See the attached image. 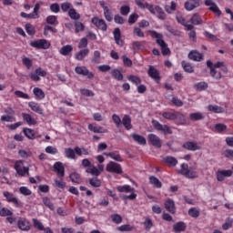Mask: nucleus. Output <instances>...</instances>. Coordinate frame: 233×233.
<instances>
[{"label":"nucleus","mask_w":233,"mask_h":233,"mask_svg":"<svg viewBox=\"0 0 233 233\" xmlns=\"http://www.w3.org/2000/svg\"><path fill=\"white\" fill-rule=\"evenodd\" d=\"M43 203L44 205H46V207H47L48 208H50V210H56V207L54 206V204L52 203V201L50 200V198L45 197L43 198Z\"/></svg>","instance_id":"6e6d98bb"},{"label":"nucleus","mask_w":233,"mask_h":233,"mask_svg":"<svg viewBox=\"0 0 233 233\" xmlns=\"http://www.w3.org/2000/svg\"><path fill=\"white\" fill-rule=\"evenodd\" d=\"M98 5L101 6L104 12V17L106 21L112 23L114 20V14L112 13V6L110 4L106 3L105 0H100Z\"/></svg>","instance_id":"20e7f679"},{"label":"nucleus","mask_w":233,"mask_h":233,"mask_svg":"<svg viewBox=\"0 0 233 233\" xmlns=\"http://www.w3.org/2000/svg\"><path fill=\"white\" fill-rule=\"evenodd\" d=\"M22 63L25 66H26V68L28 70H30L32 68V65H33V62H32V59L26 57V56H24L22 58Z\"/></svg>","instance_id":"4d7b16f0"},{"label":"nucleus","mask_w":233,"mask_h":233,"mask_svg":"<svg viewBox=\"0 0 233 233\" xmlns=\"http://www.w3.org/2000/svg\"><path fill=\"white\" fill-rule=\"evenodd\" d=\"M33 93L35 96V99H37L38 101H41V99H45V92L43 91V89L39 87H35L33 89Z\"/></svg>","instance_id":"473e14b6"},{"label":"nucleus","mask_w":233,"mask_h":233,"mask_svg":"<svg viewBox=\"0 0 233 233\" xmlns=\"http://www.w3.org/2000/svg\"><path fill=\"white\" fill-rule=\"evenodd\" d=\"M106 156L108 157H111V159H115V161L122 162L123 158L121 157V155L117 152H112V153H106Z\"/></svg>","instance_id":"a18cd8bd"},{"label":"nucleus","mask_w":233,"mask_h":233,"mask_svg":"<svg viewBox=\"0 0 233 233\" xmlns=\"http://www.w3.org/2000/svg\"><path fill=\"white\" fill-rule=\"evenodd\" d=\"M111 220L113 223H116V225H119L123 222V218L119 214H113L110 216Z\"/></svg>","instance_id":"3c124183"},{"label":"nucleus","mask_w":233,"mask_h":233,"mask_svg":"<svg viewBox=\"0 0 233 233\" xmlns=\"http://www.w3.org/2000/svg\"><path fill=\"white\" fill-rule=\"evenodd\" d=\"M131 137H133L134 141H136V143H137L138 145H142L145 146L147 145V138H145V137L139 135V134H132Z\"/></svg>","instance_id":"c85d7f7f"},{"label":"nucleus","mask_w":233,"mask_h":233,"mask_svg":"<svg viewBox=\"0 0 233 233\" xmlns=\"http://www.w3.org/2000/svg\"><path fill=\"white\" fill-rule=\"evenodd\" d=\"M75 72L78 76H84V77H87V79H94V73L90 72L88 68L85 66H77L75 67Z\"/></svg>","instance_id":"0eeeda50"},{"label":"nucleus","mask_w":233,"mask_h":233,"mask_svg":"<svg viewBox=\"0 0 233 233\" xmlns=\"http://www.w3.org/2000/svg\"><path fill=\"white\" fill-rule=\"evenodd\" d=\"M233 171L232 169H218L216 172L217 180L221 182L225 181L227 177H232Z\"/></svg>","instance_id":"9b49d317"},{"label":"nucleus","mask_w":233,"mask_h":233,"mask_svg":"<svg viewBox=\"0 0 233 233\" xmlns=\"http://www.w3.org/2000/svg\"><path fill=\"white\" fill-rule=\"evenodd\" d=\"M148 139L151 145H153V147H156L157 148H161L163 142L161 141V138H159V137L154 134H149Z\"/></svg>","instance_id":"6ab92c4d"},{"label":"nucleus","mask_w":233,"mask_h":233,"mask_svg":"<svg viewBox=\"0 0 233 233\" xmlns=\"http://www.w3.org/2000/svg\"><path fill=\"white\" fill-rule=\"evenodd\" d=\"M68 15L71 19H74V21H77L81 18V15H79L74 7L68 11Z\"/></svg>","instance_id":"a19ab883"},{"label":"nucleus","mask_w":233,"mask_h":233,"mask_svg":"<svg viewBox=\"0 0 233 233\" xmlns=\"http://www.w3.org/2000/svg\"><path fill=\"white\" fill-rule=\"evenodd\" d=\"M88 54H90V50L88 48L81 49L75 54V59H76V61H83L85 57H87Z\"/></svg>","instance_id":"5701e85b"},{"label":"nucleus","mask_w":233,"mask_h":233,"mask_svg":"<svg viewBox=\"0 0 233 233\" xmlns=\"http://www.w3.org/2000/svg\"><path fill=\"white\" fill-rule=\"evenodd\" d=\"M72 8V4L69 2H65L61 5V9L63 12H70V9Z\"/></svg>","instance_id":"774afa93"},{"label":"nucleus","mask_w":233,"mask_h":233,"mask_svg":"<svg viewBox=\"0 0 233 233\" xmlns=\"http://www.w3.org/2000/svg\"><path fill=\"white\" fill-rule=\"evenodd\" d=\"M15 170L18 176L25 177V176H30V168L28 167H25L23 161L18 160L15 163Z\"/></svg>","instance_id":"423d86ee"},{"label":"nucleus","mask_w":233,"mask_h":233,"mask_svg":"<svg viewBox=\"0 0 233 233\" xmlns=\"http://www.w3.org/2000/svg\"><path fill=\"white\" fill-rule=\"evenodd\" d=\"M165 208L167 210V212H170V214L176 213V204L174 203V200L168 198L165 202Z\"/></svg>","instance_id":"a878e982"},{"label":"nucleus","mask_w":233,"mask_h":233,"mask_svg":"<svg viewBox=\"0 0 233 233\" xmlns=\"http://www.w3.org/2000/svg\"><path fill=\"white\" fill-rule=\"evenodd\" d=\"M183 147L186 148V150H190L191 152H196V150H201V146L198 142H185L183 144Z\"/></svg>","instance_id":"f3484780"},{"label":"nucleus","mask_w":233,"mask_h":233,"mask_svg":"<svg viewBox=\"0 0 233 233\" xmlns=\"http://www.w3.org/2000/svg\"><path fill=\"white\" fill-rule=\"evenodd\" d=\"M92 23L96 26V28H99V30H102L103 32H106V22H105L103 19H100L97 16H95L92 18Z\"/></svg>","instance_id":"4468645a"},{"label":"nucleus","mask_w":233,"mask_h":233,"mask_svg":"<svg viewBox=\"0 0 233 233\" xmlns=\"http://www.w3.org/2000/svg\"><path fill=\"white\" fill-rule=\"evenodd\" d=\"M75 152L76 156H88L90 154L88 149L85 147H75Z\"/></svg>","instance_id":"37998d69"},{"label":"nucleus","mask_w":233,"mask_h":233,"mask_svg":"<svg viewBox=\"0 0 233 233\" xmlns=\"http://www.w3.org/2000/svg\"><path fill=\"white\" fill-rule=\"evenodd\" d=\"M24 121L29 125V127H32L34 125H37V120L32 116L30 114L23 113L22 114Z\"/></svg>","instance_id":"b1692460"},{"label":"nucleus","mask_w":233,"mask_h":233,"mask_svg":"<svg viewBox=\"0 0 233 233\" xmlns=\"http://www.w3.org/2000/svg\"><path fill=\"white\" fill-rule=\"evenodd\" d=\"M182 67L185 70V72H187V74H192L194 72V66H192L190 63L182 61Z\"/></svg>","instance_id":"49530a36"},{"label":"nucleus","mask_w":233,"mask_h":233,"mask_svg":"<svg viewBox=\"0 0 233 233\" xmlns=\"http://www.w3.org/2000/svg\"><path fill=\"white\" fill-rule=\"evenodd\" d=\"M3 196L5 198L8 203H14L15 207H16L17 208L23 207V204L12 193L8 191H4Z\"/></svg>","instance_id":"f8f14e48"},{"label":"nucleus","mask_w":233,"mask_h":233,"mask_svg":"<svg viewBox=\"0 0 233 233\" xmlns=\"http://www.w3.org/2000/svg\"><path fill=\"white\" fill-rule=\"evenodd\" d=\"M149 35L153 39H156L158 46L161 48L162 54L164 56H168V54H170V49L168 48V45L163 40V35L156 31H149Z\"/></svg>","instance_id":"f03ea898"},{"label":"nucleus","mask_w":233,"mask_h":233,"mask_svg":"<svg viewBox=\"0 0 233 233\" xmlns=\"http://www.w3.org/2000/svg\"><path fill=\"white\" fill-rule=\"evenodd\" d=\"M33 226L35 228H36V230H40V231L45 230V225H43V222H41L37 218H33Z\"/></svg>","instance_id":"c03bdc74"},{"label":"nucleus","mask_w":233,"mask_h":233,"mask_svg":"<svg viewBox=\"0 0 233 233\" xmlns=\"http://www.w3.org/2000/svg\"><path fill=\"white\" fill-rule=\"evenodd\" d=\"M53 187H55V188H57L58 190H65V188L66 187V182L63 180V177H58L55 178Z\"/></svg>","instance_id":"4be33fe9"},{"label":"nucleus","mask_w":233,"mask_h":233,"mask_svg":"<svg viewBox=\"0 0 233 233\" xmlns=\"http://www.w3.org/2000/svg\"><path fill=\"white\" fill-rule=\"evenodd\" d=\"M17 226L20 230H23L24 232H28L30 230V221L25 218H21L17 221Z\"/></svg>","instance_id":"2eb2a0df"},{"label":"nucleus","mask_w":233,"mask_h":233,"mask_svg":"<svg viewBox=\"0 0 233 233\" xmlns=\"http://www.w3.org/2000/svg\"><path fill=\"white\" fill-rule=\"evenodd\" d=\"M40 8H41V5L35 4L33 13L26 14L25 12H22L20 14V15H21V17H24V19H39V9Z\"/></svg>","instance_id":"9d476101"},{"label":"nucleus","mask_w":233,"mask_h":233,"mask_svg":"<svg viewBox=\"0 0 233 233\" xmlns=\"http://www.w3.org/2000/svg\"><path fill=\"white\" fill-rule=\"evenodd\" d=\"M149 77L155 79V81H159V71L156 69L153 66H149V69L147 71Z\"/></svg>","instance_id":"cd10ccee"},{"label":"nucleus","mask_w":233,"mask_h":233,"mask_svg":"<svg viewBox=\"0 0 233 233\" xmlns=\"http://www.w3.org/2000/svg\"><path fill=\"white\" fill-rule=\"evenodd\" d=\"M116 190H118V192H125V194H130V195H122L121 198L122 199H136V198H137V195L136 194V189H134V187L128 186V185H124V186H118L116 187Z\"/></svg>","instance_id":"7ed1b4c3"},{"label":"nucleus","mask_w":233,"mask_h":233,"mask_svg":"<svg viewBox=\"0 0 233 233\" xmlns=\"http://www.w3.org/2000/svg\"><path fill=\"white\" fill-rule=\"evenodd\" d=\"M33 48H37L38 50H48L50 48V42L46 39L35 40L30 43Z\"/></svg>","instance_id":"1a4fd4ad"},{"label":"nucleus","mask_w":233,"mask_h":233,"mask_svg":"<svg viewBox=\"0 0 233 233\" xmlns=\"http://www.w3.org/2000/svg\"><path fill=\"white\" fill-rule=\"evenodd\" d=\"M73 50H74V46H72V45H66L59 49V54L61 56H70Z\"/></svg>","instance_id":"bb28decb"},{"label":"nucleus","mask_w":233,"mask_h":233,"mask_svg":"<svg viewBox=\"0 0 233 233\" xmlns=\"http://www.w3.org/2000/svg\"><path fill=\"white\" fill-rule=\"evenodd\" d=\"M154 224L152 223V219L150 218H147L144 221V227L146 230H150Z\"/></svg>","instance_id":"338daca9"},{"label":"nucleus","mask_w":233,"mask_h":233,"mask_svg":"<svg viewBox=\"0 0 233 233\" xmlns=\"http://www.w3.org/2000/svg\"><path fill=\"white\" fill-rule=\"evenodd\" d=\"M178 174L185 176L188 179H194L198 177V171L194 167H188L187 164H182L180 170H178Z\"/></svg>","instance_id":"39448f33"},{"label":"nucleus","mask_w":233,"mask_h":233,"mask_svg":"<svg viewBox=\"0 0 233 233\" xmlns=\"http://www.w3.org/2000/svg\"><path fill=\"white\" fill-rule=\"evenodd\" d=\"M186 228L187 225L184 222H177L173 226V230L176 233L184 232Z\"/></svg>","instance_id":"72a5a7b5"},{"label":"nucleus","mask_w":233,"mask_h":233,"mask_svg":"<svg viewBox=\"0 0 233 233\" xmlns=\"http://www.w3.org/2000/svg\"><path fill=\"white\" fill-rule=\"evenodd\" d=\"M135 3L138 5V8H141L142 10H145V8H147L153 15H156V14H157V18L161 21H165L167 19V14H165V11H163V8H161V6H154V5H150L145 0H135Z\"/></svg>","instance_id":"f257e3e1"},{"label":"nucleus","mask_w":233,"mask_h":233,"mask_svg":"<svg viewBox=\"0 0 233 233\" xmlns=\"http://www.w3.org/2000/svg\"><path fill=\"white\" fill-rule=\"evenodd\" d=\"M208 110L213 112V114H223L225 112V108L216 105H208Z\"/></svg>","instance_id":"c756f323"},{"label":"nucleus","mask_w":233,"mask_h":233,"mask_svg":"<svg viewBox=\"0 0 233 233\" xmlns=\"http://www.w3.org/2000/svg\"><path fill=\"white\" fill-rule=\"evenodd\" d=\"M86 172L87 174H91V176H96V177H97V176L101 175L99 173V170L96 167V166H94V164H92L89 167H87L86 169Z\"/></svg>","instance_id":"58836bf2"},{"label":"nucleus","mask_w":233,"mask_h":233,"mask_svg":"<svg viewBox=\"0 0 233 233\" xmlns=\"http://www.w3.org/2000/svg\"><path fill=\"white\" fill-rule=\"evenodd\" d=\"M92 62L96 65H99V63H101V52L97 50L94 52Z\"/></svg>","instance_id":"603ef678"},{"label":"nucleus","mask_w":233,"mask_h":233,"mask_svg":"<svg viewBox=\"0 0 233 233\" xmlns=\"http://www.w3.org/2000/svg\"><path fill=\"white\" fill-rule=\"evenodd\" d=\"M218 69L219 68L216 67V65H214V66L211 67V70H210V76L214 77V79H217L218 81L221 79V72H219Z\"/></svg>","instance_id":"f704fd0d"},{"label":"nucleus","mask_w":233,"mask_h":233,"mask_svg":"<svg viewBox=\"0 0 233 233\" xmlns=\"http://www.w3.org/2000/svg\"><path fill=\"white\" fill-rule=\"evenodd\" d=\"M162 116L165 119H169L171 121L177 119V115H176V113H171V112H164V113H162Z\"/></svg>","instance_id":"8fccbe9b"},{"label":"nucleus","mask_w":233,"mask_h":233,"mask_svg":"<svg viewBox=\"0 0 233 233\" xmlns=\"http://www.w3.org/2000/svg\"><path fill=\"white\" fill-rule=\"evenodd\" d=\"M191 121H201V119H205V115L201 112H195L189 115Z\"/></svg>","instance_id":"e433bc0d"},{"label":"nucleus","mask_w":233,"mask_h":233,"mask_svg":"<svg viewBox=\"0 0 233 233\" xmlns=\"http://www.w3.org/2000/svg\"><path fill=\"white\" fill-rule=\"evenodd\" d=\"M122 125H124L127 130H130L132 128V119H130L129 116L127 115L124 116L122 119Z\"/></svg>","instance_id":"c9c22d12"},{"label":"nucleus","mask_w":233,"mask_h":233,"mask_svg":"<svg viewBox=\"0 0 233 233\" xmlns=\"http://www.w3.org/2000/svg\"><path fill=\"white\" fill-rule=\"evenodd\" d=\"M164 161L168 167H176V165H177V159L174 157H166Z\"/></svg>","instance_id":"79ce46f5"},{"label":"nucleus","mask_w":233,"mask_h":233,"mask_svg":"<svg viewBox=\"0 0 233 233\" xmlns=\"http://www.w3.org/2000/svg\"><path fill=\"white\" fill-rule=\"evenodd\" d=\"M19 192L22 194V196H32V190H30V188L27 187H21L19 188Z\"/></svg>","instance_id":"052dcab7"},{"label":"nucleus","mask_w":233,"mask_h":233,"mask_svg":"<svg viewBox=\"0 0 233 233\" xmlns=\"http://www.w3.org/2000/svg\"><path fill=\"white\" fill-rule=\"evenodd\" d=\"M85 31V25L81 22H75V32L76 34H79V32Z\"/></svg>","instance_id":"13d9d810"},{"label":"nucleus","mask_w":233,"mask_h":233,"mask_svg":"<svg viewBox=\"0 0 233 233\" xmlns=\"http://www.w3.org/2000/svg\"><path fill=\"white\" fill-rule=\"evenodd\" d=\"M205 5L206 6H208L209 10H211V12H214L216 15H221V10H219V7L218 6V5H216V3H214V1L205 0Z\"/></svg>","instance_id":"a211bd4d"},{"label":"nucleus","mask_w":233,"mask_h":233,"mask_svg":"<svg viewBox=\"0 0 233 233\" xmlns=\"http://www.w3.org/2000/svg\"><path fill=\"white\" fill-rule=\"evenodd\" d=\"M69 177H70L72 183H76L77 185H79V183H81V176L76 172L72 173L69 176Z\"/></svg>","instance_id":"de8ad7c7"},{"label":"nucleus","mask_w":233,"mask_h":233,"mask_svg":"<svg viewBox=\"0 0 233 233\" xmlns=\"http://www.w3.org/2000/svg\"><path fill=\"white\" fill-rule=\"evenodd\" d=\"M89 185H91V187H94L95 188H97L101 187V180L97 178H91L89 179Z\"/></svg>","instance_id":"0e129e2a"},{"label":"nucleus","mask_w":233,"mask_h":233,"mask_svg":"<svg viewBox=\"0 0 233 233\" xmlns=\"http://www.w3.org/2000/svg\"><path fill=\"white\" fill-rule=\"evenodd\" d=\"M188 214L191 218H199V209L198 208H191L188 210Z\"/></svg>","instance_id":"bf43d9fd"},{"label":"nucleus","mask_w":233,"mask_h":233,"mask_svg":"<svg viewBox=\"0 0 233 233\" xmlns=\"http://www.w3.org/2000/svg\"><path fill=\"white\" fill-rule=\"evenodd\" d=\"M215 130L216 132H218V133L225 132V130H227V125L221 124V123L216 124Z\"/></svg>","instance_id":"69168bd1"},{"label":"nucleus","mask_w":233,"mask_h":233,"mask_svg":"<svg viewBox=\"0 0 233 233\" xmlns=\"http://www.w3.org/2000/svg\"><path fill=\"white\" fill-rule=\"evenodd\" d=\"M192 25H201V23H203V20L201 19V16H199V15L195 14L191 19H190Z\"/></svg>","instance_id":"864d4df0"},{"label":"nucleus","mask_w":233,"mask_h":233,"mask_svg":"<svg viewBox=\"0 0 233 233\" xmlns=\"http://www.w3.org/2000/svg\"><path fill=\"white\" fill-rule=\"evenodd\" d=\"M149 183L150 185H153V187H155L156 188H161V187L163 186L161 181H159L158 178L156 177H149Z\"/></svg>","instance_id":"ea45409f"},{"label":"nucleus","mask_w":233,"mask_h":233,"mask_svg":"<svg viewBox=\"0 0 233 233\" xmlns=\"http://www.w3.org/2000/svg\"><path fill=\"white\" fill-rule=\"evenodd\" d=\"M106 172H111L112 174H123L121 165L114 161H110L106 164Z\"/></svg>","instance_id":"6e6552de"},{"label":"nucleus","mask_w":233,"mask_h":233,"mask_svg":"<svg viewBox=\"0 0 233 233\" xmlns=\"http://www.w3.org/2000/svg\"><path fill=\"white\" fill-rule=\"evenodd\" d=\"M201 5L199 0H187L186 1L184 6L187 12H192L195 8H198Z\"/></svg>","instance_id":"dca6fc26"},{"label":"nucleus","mask_w":233,"mask_h":233,"mask_svg":"<svg viewBox=\"0 0 233 233\" xmlns=\"http://www.w3.org/2000/svg\"><path fill=\"white\" fill-rule=\"evenodd\" d=\"M112 76L116 79L117 81H123V74L119 69H114L111 71Z\"/></svg>","instance_id":"09e8293b"},{"label":"nucleus","mask_w":233,"mask_h":233,"mask_svg":"<svg viewBox=\"0 0 233 233\" xmlns=\"http://www.w3.org/2000/svg\"><path fill=\"white\" fill-rule=\"evenodd\" d=\"M188 57L191 59V61H201V59H203V54L198 51H191L188 54Z\"/></svg>","instance_id":"7c9ffc66"},{"label":"nucleus","mask_w":233,"mask_h":233,"mask_svg":"<svg viewBox=\"0 0 233 233\" xmlns=\"http://www.w3.org/2000/svg\"><path fill=\"white\" fill-rule=\"evenodd\" d=\"M152 124L154 126V127L156 128V130H158L159 132H163V134H172V129L170 128V127L167 126V125H161V123H159L157 120H153Z\"/></svg>","instance_id":"ddd939ff"},{"label":"nucleus","mask_w":233,"mask_h":233,"mask_svg":"<svg viewBox=\"0 0 233 233\" xmlns=\"http://www.w3.org/2000/svg\"><path fill=\"white\" fill-rule=\"evenodd\" d=\"M28 106L29 108H31V110H33V112H35L36 114L42 116L44 109L39 104H37L36 102H29Z\"/></svg>","instance_id":"393cba45"},{"label":"nucleus","mask_w":233,"mask_h":233,"mask_svg":"<svg viewBox=\"0 0 233 233\" xmlns=\"http://www.w3.org/2000/svg\"><path fill=\"white\" fill-rule=\"evenodd\" d=\"M58 177H65V166L61 162H56L53 167Z\"/></svg>","instance_id":"aec40b11"},{"label":"nucleus","mask_w":233,"mask_h":233,"mask_svg":"<svg viewBox=\"0 0 233 233\" xmlns=\"http://www.w3.org/2000/svg\"><path fill=\"white\" fill-rule=\"evenodd\" d=\"M46 23L48 25H58V22H57V16L56 15H49L46 17Z\"/></svg>","instance_id":"e2e57ef3"},{"label":"nucleus","mask_w":233,"mask_h":233,"mask_svg":"<svg viewBox=\"0 0 233 233\" xmlns=\"http://www.w3.org/2000/svg\"><path fill=\"white\" fill-rule=\"evenodd\" d=\"M88 130H90V132H94V134H106L108 132L106 129L96 124H89Z\"/></svg>","instance_id":"412c9836"},{"label":"nucleus","mask_w":233,"mask_h":233,"mask_svg":"<svg viewBox=\"0 0 233 233\" xmlns=\"http://www.w3.org/2000/svg\"><path fill=\"white\" fill-rule=\"evenodd\" d=\"M24 134L28 139H35V133L30 128H24Z\"/></svg>","instance_id":"5fc2aeb1"},{"label":"nucleus","mask_w":233,"mask_h":233,"mask_svg":"<svg viewBox=\"0 0 233 233\" xmlns=\"http://www.w3.org/2000/svg\"><path fill=\"white\" fill-rule=\"evenodd\" d=\"M233 225V218H227L226 222L222 225L223 230H228Z\"/></svg>","instance_id":"680f3d73"},{"label":"nucleus","mask_w":233,"mask_h":233,"mask_svg":"<svg viewBox=\"0 0 233 233\" xmlns=\"http://www.w3.org/2000/svg\"><path fill=\"white\" fill-rule=\"evenodd\" d=\"M65 154H66V157H67V159H77V157H76V148H66L65 149Z\"/></svg>","instance_id":"4c0bfd02"},{"label":"nucleus","mask_w":233,"mask_h":233,"mask_svg":"<svg viewBox=\"0 0 233 233\" xmlns=\"http://www.w3.org/2000/svg\"><path fill=\"white\" fill-rule=\"evenodd\" d=\"M113 34L116 45H119V46H123V40H121V30L119 28H116Z\"/></svg>","instance_id":"2f4dec72"}]
</instances>
